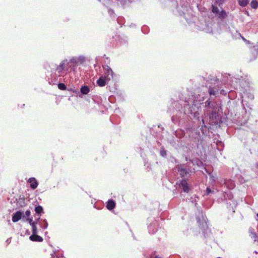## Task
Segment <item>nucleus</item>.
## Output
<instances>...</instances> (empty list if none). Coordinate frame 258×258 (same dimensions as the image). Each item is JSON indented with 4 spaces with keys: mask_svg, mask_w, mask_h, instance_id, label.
Segmentation results:
<instances>
[{
    "mask_svg": "<svg viewBox=\"0 0 258 258\" xmlns=\"http://www.w3.org/2000/svg\"><path fill=\"white\" fill-rule=\"evenodd\" d=\"M177 169L182 177L187 176L191 172L190 169L186 168L183 164H178L177 165Z\"/></svg>",
    "mask_w": 258,
    "mask_h": 258,
    "instance_id": "f257e3e1",
    "label": "nucleus"
},
{
    "mask_svg": "<svg viewBox=\"0 0 258 258\" xmlns=\"http://www.w3.org/2000/svg\"><path fill=\"white\" fill-rule=\"evenodd\" d=\"M179 186L182 188L184 192H188L189 191V185L185 179H183L181 181Z\"/></svg>",
    "mask_w": 258,
    "mask_h": 258,
    "instance_id": "f03ea898",
    "label": "nucleus"
},
{
    "mask_svg": "<svg viewBox=\"0 0 258 258\" xmlns=\"http://www.w3.org/2000/svg\"><path fill=\"white\" fill-rule=\"evenodd\" d=\"M28 182L30 183V187L32 189H34L37 188L38 183V182L37 181L36 179H35V178H34V177L30 178L28 179Z\"/></svg>",
    "mask_w": 258,
    "mask_h": 258,
    "instance_id": "7ed1b4c3",
    "label": "nucleus"
},
{
    "mask_svg": "<svg viewBox=\"0 0 258 258\" xmlns=\"http://www.w3.org/2000/svg\"><path fill=\"white\" fill-rule=\"evenodd\" d=\"M22 212L21 211H17L13 214L12 217V221L13 222H17L21 219Z\"/></svg>",
    "mask_w": 258,
    "mask_h": 258,
    "instance_id": "20e7f679",
    "label": "nucleus"
},
{
    "mask_svg": "<svg viewBox=\"0 0 258 258\" xmlns=\"http://www.w3.org/2000/svg\"><path fill=\"white\" fill-rule=\"evenodd\" d=\"M30 239L33 241L42 242L43 238L36 234H32L29 237Z\"/></svg>",
    "mask_w": 258,
    "mask_h": 258,
    "instance_id": "39448f33",
    "label": "nucleus"
},
{
    "mask_svg": "<svg viewBox=\"0 0 258 258\" xmlns=\"http://www.w3.org/2000/svg\"><path fill=\"white\" fill-rule=\"evenodd\" d=\"M97 84L101 87L105 86L106 84L105 78L103 77H100L97 81Z\"/></svg>",
    "mask_w": 258,
    "mask_h": 258,
    "instance_id": "423d86ee",
    "label": "nucleus"
},
{
    "mask_svg": "<svg viewBox=\"0 0 258 258\" xmlns=\"http://www.w3.org/2000/svg\"><path fill=\"white\" fill-rule=\"evenodd\" d=\"M115 203L113 200H110L108 201L106 205V208H107V209L111 210L115 208Z\"/></svg>",
    "mask_w": 258,
    "mask_h": 258,
    "instance_id": "0eeeda50",
    "label": "nucleus"
},
{
    "mask_svg": "<svg viewBox=\"0 0 258 258\" xmlns=\"http://www.w3.org/2000/svg\"><path fill=\"white\" fill-rule=\"evenodd\" d=\"M81 92L84 95H87L90 91V89L88 86H84L81 88Z\"/></svg>",
    "mask_w": 258,
    "mask_h": 258,
    "instance_id": "6e6552de",
    "label": "nucleus"
},
{
    "mask_svg": "<svg viewBox=\"0 0 258 258\" xmlns=\"http://www.w3.org/2000/svg\"><path fill=\"white\" fill-rule=\"evenodd\" d=\"M217 15L220 19H224L226 17L227 14L225 11L222 10L221 11L219 12V14Z\"/></svg>",
    "mask_w": 258,
    "mask_h": 258,
    "instance_id": "1a4fd4ad",
    "label": "nucleus"
},
{
    "mask_svg": "<svg viewBox=\"0 0 258 258\" xmlns=\"http://www.w3.org/2000/svg\"><path fill=\"white\" fill-rule=\"evenodd\" d=\"M35 211L37 214L40 215L42 213H43V210L41 206L38 205L35 207Z\"/></svg>",
    "mask_w": 258,
    "mask_h": 258,
    "instance_id": "9d476101",
    "label": "nucleus"
},
{
    "mask_svg": "<svg viewBox=\"0 0 258 258\" xmlns=\"http://www.w3.org/2000/svg\"><path fill=\"white\" fill-rule=\"evenodd\" d=\"M209 93L210 94V95H216L218 93V90H214L212 88L210 87L209 88Z\"/></svg>",
    "mask_w": 258,
    "mask_h": 258,
    "instance_id": "9b49d317",
    "label": "nucleus"
},
{
    "mask_svg": "<svg viewBox=\"0 0 258 258\" xmlns=\"http://www.w3.org/2000/svg\"><path fill=\"white\" fill-rule=\"evenodd\" d=\"M248 4V0H238V4L241 7H245Z\"/></svg>",
    "mask_w": 258,
    "mask_h": 258,
    "instance_id": "f8f14e48",
    "label": "nucleus"
},
{
    "mask_svg": "<svg viewBox=\"0 0 258 258\" xmlns=\"http://www.w3.org/2000/svg\"><path fill=\"white\" fill-rule=\"evenodd\" d=\"M65 65V61L63 60L60 63L59 67L57 68V70L59 72H61L64 70Z\"/></svg>",
    "mask_w": 258,
    "mask_h": 258,
    "instance_id": "ddd939ff",
    "label": "nucleus"
},
{
    "mask_svg": "<svg viewBox=\"0 0 258 258\" xmlns=\"http://www.w3.org/2000/svg\"><path fill=\"white\" fill-rule=\"evenodd\" d=\"M250 6L253 9H256L258 8V2L255 1L253 0L250 3Z\"/></svg>",
    "mask_w": 258,
    "mask_h": 258,
    "instance_id": "4468645a",
    "label": "nucleus"
},
{
    "mask_svg": "<svg viewBox=\"0 0 258 258\" xmlns=\"http://www.w3.org/2000/svg\"><path fill=\"white\" fill-rule=\"evenodd\" d=\"M212 12L213 13L218 15L219 14L220 11H219V9L218 8V7H215V6L212 5Z\"/></svg>",
    "mask_w": 258,
    "mask_h": 258,
    "instance_id": "2eb2a0df",
    "label": "nucleus"
},
{
    "mask_svg": "<svg viewBox=\"0 0 258 258\" xmlns=\"http://www.w3.org/2000/svg\"><path fill=\"white\" fill-rule=\"evenodd\" d=\"M58 88L61 90H64L67 88L66 86L63 83H59L58 84Z\"/></svg>",
    "mask_w": 258,
    "mask_h": 258,
    "instance_id": "dca6fc26",
    "label": "nucleus"
},
{
    "mask_svg": "<svg viewBox=\"0 0 258 258\" xmlns=\"http://www.w3.org/2000/svg\"><path fill=\"white\" fill-rule=\"evenodd\" d=\"M31 226H32V234H37V226H36V223Z\"/></svg>",
    "mask_w": 258,
    "mask_h": 258,
    "instance_id": "f3484780",
    "label": "nucleus"
},
{
    "mask_svg": "<svg viewBox=\"0 0 258 258\" xmlns=\"http://www.w3.org/2000/svg\"><path fill=\"white\" fill-rule=\"evenodd\" d=\"M30 214V211L29 210H27L25 212V215L23 216V218H26V219L29 218Z\"/></svg>",
    "mask_w": 258,
    "mask_h": 258,
    "instance_id": "a211bd4d",
    "label": "nucleus"
},
{
    "mask_svg": "<svg viewBox=\"0 0 258 258\" xmlns=\"http://www.w3.org/2000/svg\"><path fill=\"white\" fill-rule=\"evenodd\" d=\"M26 221H29V223L31 226H32L36 224V223L33 221L32 218H28L26 219Z\"/></svg>",
    "mask_w": 258,
    "mask_h": 258,
    "instance_id": "6ab92c4d",
    "label": "nucleus"
},
{
    "mask_svg": "<svg viewBox=\"0 0 258 258\" xmlns=\"http://www.w3.org/2000/svg\"><path fill=\"white\" fill-rule=\"evenodd\" d=\"M107 71L108 72V75H110L111 76H112L113 73V71H112V70L110 68L108 67Z\"/></svg>",
    "mask_w": 258,
    "mask_h": 258,
    "instance_id": "aec40b11",
    "label": "nucleus"
},
{
    "mask_svg": "<svg viewBox=\"0 0 258 258\" xmlns=\"http://www.w3.org/2000/svg\"><path fill=\"white\" fill-rule=\"evenodd\" d=\"M210 104H211V101H210V99L207 100L205 102V106L206 107H208V106H210Z\"/></svg>",
    "mask_w": 258,
    "mask_h": 258,
    "instance_id": "412c9836",
    "label": "nucleus"
},
{
    "mask_svg": "<svg viewBox=\"0 0 258 258\" xmlns=\"http://www.w3.org/2000/svg\"><path fill=\"white\" fill-rule=\"evenodd\" d=\"M212 192L211 189L209 187H207L206 189V193L207 195H209L210 193Z\"/></svg>",
    "mask_w": 258,
    "mask_h": 258,
    "instance_id": "4be33fe9",
    "label": "nucleus"
},
{
    "mask_svg": "<svg viewBox=\"0 0 258 258\" xmlns=\"http://www.w3.org/2000/svg\"><path fill=\"white\" fill-rule=\"evenodd\" d=\"M217 3L220 4H223L225 0H215Z\"/></svg>",
    "mask_w": 258,
    "mask_h": 258,
    "instance_id": "5701e85b",
    "label": "nucleus"
},
{
    "mask_svg": "<svg viewBox=\"0 0 258 258\" xmlns=\"http://www.w3.org/2000/svg\"><path fill=\"white\" fill-rule=\"evenodd\" d=\"M216 112H215V111H212V112H211V116H212V117H213V116H215V115H216Z\"/></svg>",
    "mask_w": 258,
    "mask_h": 258,
    "instance_id": "b1692460",
    "label": "nucleus"
},
{
    "mask_svg": "<svg viewBox=\"0 0 258 258\" xmlns=\"http://www.w3.org/2000/svg\"><path fill=\"white\" fill-rule=\"evenodd\" d=\"M202 123H203L202 126H204V125L205 126V122H204V119H202Z\"/></svg>",
    "mask_w": 258,
    "mask_h": 258,
    "instance_id": "393cba45",
    "label": "nucleus"
},
{
    "mask_svg": "<svg viewBox=\"0 0 258 258\" xmlns=\"http://www.w3.org/2000/svg\"><path fill=\"white\" fill-rule=\"evenodd\" d=\"M155 258H161V257H159V256H156L155 257Z\"/></svg>",
    "mask_w": 258,
    "mask_h": 258,
    "instance_id": "a878e982",
    "label": "nucleus"
},
{
    "mask_svg": "<svg viewBox=\"0 0 258 258\" xmlns=\"http://www.w3.org/2000/svg\"><path fill=\"white\" fill-rule=\"evenodd\" d=\"M212 108H214V105H212V106H211Z\"/></svg>",
    "mask_w": 258,
    "mask_h": 258,
    "instance_id": "bb28decb",
    "label": "nucleus"
},
{
    "mask_svg": "<svg viewBox=\"0 0 258 258\" xmlns=\"http://www.w3.org/2000/svg\"><path fill=\"white\" fill-rule=\"evenodd\" d=\"M217 258H221V257H217Z\"/></svg>",
    "mask_w": 258,
    "mask_h": 258,
    "instance_id": "cd10ccee",
    "label": "nucleus"
}]
</instances>
